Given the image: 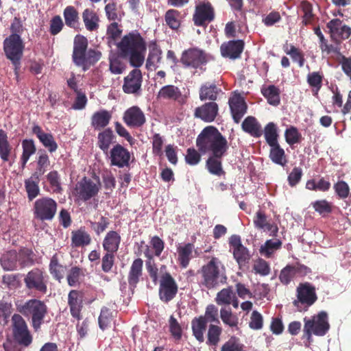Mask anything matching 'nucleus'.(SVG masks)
<instances>
[{"instance_id": "f257e3e1", "label": "nucleus", "mask_w": 351, "mask_h": 351, "mask_svg": "<svg viewBox=\"0 0 351 351\" xmlns=\"http://www.w3.org/2000/svg\"><path fill=\"white\" fill-rule=\"evenodd\" d=\"M326 27L329 30L330 38L335 43V45L328 44V41L322 33L319 27H316L314 28V33L319 39L320 49L323 53L326 52L328 55L330 53L340 54V39H348L351 35V28L346 25H342V21L339 19L330 20L326 24Z\"/></svg>"}, {"instance_id": "f03ea898", "label": "nucleus", "mask_w": 351, "mask_h": 351, "mask_svg": "<svg viewBox=\"0 0 351 351\" xmlns=\"http://www.w3.org/2000/svg\"><path fill=\"white\" fill-rule=\"evenodd\" d=\"M121 54L128 58L130 63L134 67H140L145 60L146 43L136 31L125 35L117 45Z\"/></svg>"}, {"instance_id": "7ed1b4c3", "label": "nucleus", "mask_w": 351, "mask_h": 351, "mask_svg": "<svg viewBox=\"0 0 351 351\" xmlns=\"http://www.w3.org/2000/svg\"><path fill=\"white\" fill-rule=\"evenodd\" d=\"M196 146L203 154H226L228 149L226 138L213 125L206 126L202 130L196 138Z\"/></svg>"}, {"instance_id": "20e7f679", "label": "nucleus", "mask_w": 351, "mask_h": 351, "mask_svg": "<svg viewBox=\"0 0 351 351\" xmlns=\"http://www.w3.org/2000/svg\"><path fill=\"white\" fill-rule=\"evenodd\" d=\"M88 39L82 35H77L73 40L72 60L74 64L81 67L84 71L88 70L90 66L97 62L101 53L94 49H88Z\"/></svg>"}, {"instance_id": "39448f33", "label": "nucleus", "mask_w": 351, "mask_h": 351, "mask_svg": "<svg viewBox=\"0 0 351 351\" xmlns=\"http://www.w3.org/2000/svg\"><path fill=\"white\" fill-rule=\"evenodd\" d=\"M225 271V267L221 260L217 257H212L197 271L200 287L212 289L220 284L226 283L227 277Z\"/></svg>"}, {"instance_id": "423d86ee", "label": "nucleus", "mask_w": 351, "mask_h": 351, "mask_svg": "<svg viewBox=\"0 0 351 351\" xmlns=\"http://www.w3.org/2000/svg\"><path fill=\"white\" fill-rule=\"evenodd\" d=\"M16 310L31 319L32 326L35 331L40 328L48 313L46 304L38 299H30L23 304H16Z\"/></svg>"}, {"instance_id": "0eeeda50", "label": "nucleus", "mask_w": 351, "mask_h": 351, "mask_svg": "<svg viewBox=\"0 0 351 351\" xmlns=\"http://www.w3.org/2000/svg\"><path fill=\"white\" fill-rule=\"evenodd\" d=\"M3 48L6 58L11 61L14 67V73L18 76L25 49L23 38L21 36L10 34L4 39Z\"/></svg>"}, {"instance_id": "6e6552de", "label": "nucleus", "mask_w": 351, "mask_h": 351, "mask_svg": "<svg viewBox=\"0 0 351 351\" xmlns=\"http://www.w3.org/2000/svg\"><path fill=\"white\" fill-rule=\"evenodd\" d=\"M304 322L303 337L306 338L308 342L312 339V335L324 336L330 328L328 315L325 311H321L311 318L304 317Z\"/></svg>"}, {"instance_id": "1a4fd4ad", "label": "nucleus", "mask_w": 351, "mask_h": 351, "mask_svg": "<svg viewBox=\"0 0 351 351\" xmlns=\"http://www.w3.org/2000/svg\"><path fill=\"white\" fill-rule=\"evenodd\" d=\"M212 59V56L198 47H190L182 51L180 62L185 68L206 71V65Z\"/></svg>"}, {"instance_id": "9d476101", "label": "nucleus", "mask_w": 351, "mask_h": 351, "mask_svg": "<svg viewBox=\"0 0 351 351\" xmlns=\"http://www.w3.org/2000/svg\"><path fill=\"white\" fill-rule=\"evenodd\" d=\"M11 322L14 341L21 347H29L33 342V335L25 319L20 314L14 313Z\"/></svg>"}, {"instance_id": "9b49d317", "label": "nucleus", "mask_w": 351, "mask_h": 351, "mask_svg": "<svg viewBox=\"0 0 351 351\" xmlns=\"http://www.w3.org/2000/svg\"><path fill=\"white\" fill-rule=\"evenodd\" d=\"M296 296L293 304L299 311H306L317 300L315 287L308 282L299 284Z\"/></svg>"}, {"instance_id": "f8f14e48", "label": "nucleus", "mask_w": 351, "mask_h": 351, "mask_svg": "<svg viewBox=\"0 0 351 351\" xmlns=\"http://www.w3.org/2000/svg\"><path fill=\"white\" fill-rule=\"evenodd\" d=\"M101 189V183L99 177L95 178V181L84 177L75 185L74 193L77 200L87 202L96 197Z\"/></svg>"}, {"instance_id": "ddd939ff", "label": "nucleus", "mask_w": 351, "mask_h": 351, "mask_svg": "<svg viewBox=\"0 0 351 351\" xmlns=\"http://www.w3.org/2000/svg\"><path fill=\"white\" fill-rule=\"evenodd\" d=\"M23 280L27 290L43 295L47 291L49 276L41 269L34 268L26 274Z\"/></svg>"}, {"instance_id": "4468645a", "label": "nucleus", "mask_w": 351, "mask_h": 351, "mask_svg": "<svg viewBox=\"0 0 351 351\" xmlns=\"http://www.w3.org/2000/svg\"><path fill=\"white\" fill-rule=\"evenodd\" d=\"M57 202L48 197H40L35 201L33 206L34 218L42 221H51L56 215Z\"/></svg>"}, {"instance_id": "2eb2a0df", "label": "nucleus", "mask_w": 351, "mask_h": 351, "mask_svg": "<svg viewBox=\"0 0 351 351\" xmlns=\"http://www.w3.org/2000/svg\"><path fill=\"white\" fill-rule=\"evenodd\" d=\"M230 251L232 252L233 258L239 268L247 266L252 258L249 250L242 244L241 237L232 235L229 239Z\"/></svg>"}, {"instance_id": "dca6fc26", "label": "nucleus", "mask_w": 351, "mask_h": 351, "mask_svg": "<svg viewBox=\"0 0 351 351\" xmlns=\"http://www.w3.org/2000/svg\"><path fill=\"white\" fill-rule=\"evenodd\" d=\"M142 83V72L138 67H136L124 77L122 90L126 94L139 96L141 94Z\"/></svg>"}, {"instance_id": "f3484780", "label": "nucleus", "mask_w": 351, "mask_h": 351, "mask_svg": "<svg viewBox=\"0 0 351 351\" xmlns=\"http://www.w3.org/2000/svg\"><path fill=\"white\" fill-rule=\"evenodd\" d=\"M214 18L215 10L210 2H201L196 5L193 16V20L196 26H204L213 21Z\"/></svg>"}, {"instance_id": "a211bd4d", "label": "nucleus", "mask_w": 351, "mask_h": 351, "mask_svg": "<svg viewBox=\"0 0 351 351\" xmlns=\"http://www.w3.org/2000/svg\"><path fill=\"white\" fill-rule=\"evenodd\" d=\"M178 292V285L169 273L163 274L160 279L159 297L164 302H169L174 298Z\"/></svg>"}, {"instance_id": "6ab92c4d", "label": "nucleus", "mask_w": 351, "mask_h": 351, "mask_svg": "<svg viewBox=\"0 0 351 351\" xmlns=\"http://www.w3.org/2000/svg\"><path fill=\"white\" fill-rule=\"evenodd\" d=\"M130 158V152L120 144L114 145L110 151V160L112 166L119 168L128 167Z\"/></svg>"}, {"instance_id": "aec40b11", "label": "nucleus", "mask_w": 351, "mask_h": 351, "mask_svg": "<svg viewBox=\"0 0 351 351\" xmlns=\"http://www.w3.org/2000/svg\"><path fill=\"white\" fill-rule=\"evenodd\" d=\"M228 104L234 121L239 123L247 112V106L244 98L239 93H234L229 98Z\"/></svg>"}, {"instance_id": "412c9836", "label": "nucleus", "mask_w": 351, "mask_h": 351, "mask_svg": "<svg viewBox=\"0 0 351 351\" xmlns=\"http://www.w3.org/2000/svg\"><path fill=\"white\" fill-rule=\"evenodd\" d=\"M219 114V106L216 102H206L194 110V117L206 123L215 121Z\"/></svg>"}, {"instance_id": "4be33fe9", "label": "nucleus", "mask_w": 351, "mask_h": 351, "mask_svg": "<svg viewBox=\"0 0 351 351\" xmlns=\"http://www.w3.org/2000/svg\"><path fill=\"white\" fill-rule=\"evenodd\" d=\"M123 119L128 126L134 128L142 127L146 122L144 112L139 107L136 106L126 110Z\"/></svg>"}, {"instance_id": "5701e85b", "label": "nucleus", "mask_w": 351, "mask_h": 351, "mask_svg": "<svg viewBox=\"0 0 351 351\" xmlns=\"http://www.w3.org/2000/svg\"><path fill=\"white\" fill-rule=\"evenodd\" d=\"M32 133L36 136L43 147L50 153L55 152L57 150L58 145L52 134L45 132L38 125H34L32 127Z\"/></svg>"}, {"instance_id": "b1692460", "label": "nucleus", "mask_w": 351, "mask_h": 351, "mask_svg": "<svg viewBox=\"0 0 351 351\" xmlns=\"http://www.w3.org/2000/svg\"><path fill=\"white\" fill-rule=\"evenodd\" d=\"M222 93L221 88L215 83L207 82L201 85L199 90V98L202 101L208 100L215 102L219 95Z\"/></svg>"}, {"instance_id": "393cba45", "label": "nucleus", "mask_w": 351, "mask_h": 351, "mask_svg": "<svg viewBox=\"0 0 351 351\" xmlns=\"http://www.w3.org/2000/svg\"><path fill=\"white\" fill-rule=\"evenodd\" d=\"M244 42L242 40H230L221 46V55L231 59L240 57L244 49Z\"/></svg>"}, {"instance_id": "a878e982", "label": "nucleus", "mask_w": 351, "mask_h": 351, "mask_svg": "<svg viewBox=\"0 0 351 351\" xmlns=\"http://www.w3.org/2000/svg\"><path fill=\"white\" fill-rule=\"evenodd\" d=\"M143 261L137 258L133 261L128 275V282L130 288H136L143 276Z\"/></svg>"}, {"instance_id": "bb28decb", "label": "nucleus", "mask_w": 351, "mask_h": 351, "mask_svg": "<svg viewBox=\"0 0 351 351\" xmlns=\"http://www.w3.org/2000/svg\"><path fill=\"white\" fill-rule=\"evenodd\" d=\"M121 241L120 234L114 230L108 232L102 242V247L105 252L116 254L119 250Z\"/></svg>"}, {"instance_id": "cd10ccee", "label": "nucleus", "mask_w": 351, "mask_h": 351, "mask_svg": "<svg viewBox=\"0 0 351 351\" xmlns=\"http://www.w3.org/2000/svg\"><path fill=\"white\" fill-rule=\"evenodd\" d=\"M68 304L71 315L80 319L82 308V297L80 292L77 290H71L68 295Z\"/></svg>"}, {"instance_id": "c85d7f7f", "label": "nucleus", "mask_w": 351, "mask_h": 351, "mask_svg": "<svg viewBox=\"0 0 351 351\" xmlns=\"http://www.w3.org/2000/svg\"><path fill=\"white\" fill-rule=\"evenodd\" d=\"M38 154L36 168L32 175V178L40 180V177L47 172L50 165V160L48 154L45 150H39Z\"/></svg>"}, {"instance_id": "c756f323", "label": "nucleus", "mask_w": 351, "mask_h": 351, "mask_svg": "<svg viewBox=\"0 0 351 351\" xmlns=\"http://www.w3.org/2000/svg\"><path fill=\"white\" fill-rule=\"evenodd\" d=\"M195 246L193 243H185L177 247L178 261L182 268H186L193 258Z\"/></svg>"}, {"instance_id": "7c9ffc66", "label": "nucleus", "mask_w": 351, "mask_h": 351, "mask_svg": "<svg viewBox=\"0 0 351 351\" xmlns=\"http://www.w3.org/2000/svg\"><path fill=\"white\" fill-rule=\"evenodd\" d=\"M254 224L257 229H264L269 231L270 235L273 237L276 236L278 232V226L275 224L269 223L267 220L265 214L261 210L256 212L254 218Z\"/></svg>"}, {"instance_id": "2f4dec72", "label": "nucleus", "mask_w": 351, "mask_h": 351, "mask_svg": "<svg viewBox=\"0 0 351 351\" xmlns=\"http://www.w3.org/2000/svg\"><path fill=\"white\" fill-rule=\"evenodd\" d=\"M242 130L252 136L258 138L262 136L263 130L257 119L252 116L247 117L241 124Z\"/></svg>"}, {"instance_id": "473e14b6", "label": "nucleus", "mask_w": 351, "mask_h": 351, "mask_svg": "<svg viewBox=\"0 0 351 351\" xmlns=\"http://www.w3.org/2000/svg\"><path fill=\"white\" fill-rule=\"evenodd\" d=\"M112 118L111 113L106 110L95 112L91 117V125L96 130L105 128Z\"/></svg>"}, {"instance_id": "72a5a7b5", "label": "nucleus", "mask_w": 351, "mask_h": 351, "mask_svg": "<svg viewBox=\"0 0 351 351\" xmlns=\"http://www.w3.org/2000/svg\"><path fill=\"white\" fill-rule=\"evenodd\" d=\"M158 98L177 101L180 103L183 100L180 88L174 85H166L162 87L158 93Z\"/></svg>"}, {"instance_id": "f704fd0d", "label": "nucleus", "mask_w": 351, "mask_h": 351, "mask_svg": "<svg viewBox=\"0 0 351 351\" xmlns=\"http://www.w3.org/2000/svg\"><path fill=\"white\" fill-rule=\"evenodd\" d=\"M82 17L86 29L89 32H96L99 27V18L96 12L92 9H85Z\"/></svg>"}, {"instance_id": "c9c22d12", "label": "nucleus", "mask_w": 351, "mask_h": 351, "mask_svg": "<svg viewBox=\"0 0 351 351\" xmlns=\"http://www.w3.org/2000/svg\"><path fill=\"white\" fill-rule=\"evenodd\" d=\"M115 136L111 128H106L99 132L97 135V145L104 154L108 153L110 145L113 143Z\"/></svg>"}, {"instance_id": "e433bc0d", "label": "nucleus", "mask_w": 351, "mask_h": 351, "mask_svg": "<svg viewBox=\"0 0 351 351\" xmlns=\"http://www.w3.org/2000/svg\"><path fill=\"white\" fill-rule=\"evenodd\" d=\"M91 243V237L84 227H81L71 232V245L73 247H79L88 245Z\"/></svg>"}, {"instance_id": "4c0bfd02", "label": "nucleus", "mask_w": 351, "mask_h": 351, "mask_svg": "<svg viewBox=\"0 0 351 351\" xmlns=\"http://www.w3.org/2000/svg\"><path fill=\"white\" fill-rule=\"evenodd\" d=\"M270 147L269 158L275 164L282 167L286 166L288 162L287 156L279 143L269 145Z\"/></svg>"}, {"instance_id": "58836bf2", "label": "nucleus", "mask_w": 351, "mask_h": 351, "mask_svg": "<svg viewBox=\"0 0 351 351\" xmlns=\"http://www.w3.org/2000/svg\"><path fill=\"white\" fill-rule=\"evenodd\" d=\"M226 154L210 155L206 162V167L208 171L213 175L220 176L225 174L222 168L221 158Z\"/></svg>"}, {"instance_id": "ea45409f", "label": "nucleus", "mask_w": 351, "mask_h": 351, "mask_svg": "<svg viewBox=\"0 0 351 351\" xmlns=\"http://www.w3.org/2000/svg\"><path fill=\"white\" fill-rule=\"evenodd\" d=\"M207 322L203 315L195 317L191 322V328L193 336L199 342L204 341V334L206 330Z\"/></svg>"}, {"instance_id": "a19ab883", "label": "nucleus", "mask_w": 351, "mask_h": 351, "mask_svg": "<svg viewBox=\"0 0 351 351\" xmlns=\"http://www.w3.org/2000/svg\"><path fill=\"white\" fill-rule=\"evenodd\" d=\"M63 16L66 26L73 29L79 27V13L75 7L66 6L63 11Z\"/></svg>"}, {"instance_id": "79ce46f5", "label": "nucleus", "mask_w": 351, "mask_h": 351, "mask_svg": "<svg viewBox=\"0 0 351 351\" xmlns=\"http://www.w3.org/2000/svg\"><path fill=\"white\" fill-rule=\"evenodd\" d=\"M12 151V146L8 141L7 132L0 129V158L3 162H8Z\"/></svg>"}, {"instance_id": "37998d69", "label": "nucleus", "mask_w": 351, "mask_h": 351, "mask_svg": "<svg viewBox=\"0 0 351 351\" xmlns=\"http://www.w3.org/2000/svg\"><path fill=\"white\" fill-rule=\"evenodd\" d=\"M18 254L16 250H10L3 254L0 259L4 270L13 271L17 267Z\"/></svg>"}, {"instance_id": "c03bdc74", "label": "nucleus", "mask_w": 351, "mask_h": 351, "mask_svg": "<svg viewBox=\"0 0 351 351\" xmlns=\"http://www.w3.org/2000/svg\"><path fill=\"white\" fill-rule=\"evenodd\" d=\"M261 93L267 99V102L272 106H276L280 104V89L274 85H269L261 88Z\"/></svg>"}, {"instance_id": "a18cd8bd", "label": "nucleus", "mask_w": 351, "mask_h": 351, "mask_svg": "<svg viewBox=\"0 0 351 351\" xmlns=\"http://www.w3.org/2000/svg\"><path fill=\"white\" fill-rule=\"evenodd\" d=\"M149 54L147 59L146 66H155L160 63L162 60V50L156 41L149 43Z\"/></svg>"}, {"instance_id": "49530a36", "label": "nucleus", "mask_w": 351, "mask_h": 351, "mask_svg": "<svg viewBox=\"0 0 351 351\" xmlns=\"http://www.w3.org/2000/svg\"><path fill=\"white\" fill-rule=\"evenodd\" d=\"M23 152L20 158L21 167L24 169L31 156L36 151V145L32 139H25L22 141Z\"/></svg>"}, {"instance_id": "de8ad7c7", "label": "nucleus", "mask_w": 351, "mask_h": 351, "mask_svg": "<svg viewBox=\"0 0 351 351\" xmlns=\"http://www.w3.org/2000/svg\"><path fill=\"white\" fill-rule=\"evenodd\" d=\"M299 8L302 12V23L304 26L313 24L315 19V14L313 12V5L306 0L301 1Z\"/></svg>"}, {"instance_id": "09e8293b", "label": "nucleus", "mask_w": 351, "mask_h": 351, "mask_svg": "<svg viewBox=\"0 0 351 351\" xmlns=\"http://www.w3.org/2000/svg\"><path fill=\"white\" fill-rule=\"evenodd\" d=\"M282 244V241L279 239L267 240L265 243L261 246L259 252L265 257L270 258L276 250L280 249Z\"/></svg>"}, {"instance_id": "8fccbe9b", "label": "nucleus", "mask_w": 351, "mask_h": 351, "mask_svg": "<svg viewBox=\"0 0 351 351\" xmlns=\"http://www.w3.org/2000/svg\"><path fill=\"white\" fill-rule=\"evenodd\" d=\"M49 271L54 279L60 282L65 272V267L59 263L58 255L54 254L49 263Z\"/></svg>"}, {"instance_id": "3c124183", "label": "nucleus", "mask_w": 351, "mask_h": 351, "mask_svg": "<svg viewBox=\"0 0 351 351\" xmlns=\"http://www.w3.org/2000/svg\"><path fill=\"white\" fill-rule=\"evenodd\" d=\"M284 51L291 56L293 62H297L300 67L304 65L305 58L304 53L294 45L290 46L286 43L282 47Z\"/></svg>"}, {"instance_id": "603ef678", "label": "nucleus", "mask_w": 351, "mask_h": 351, "mask_svg": "<svg viewBox=\"0 0 351 351\" xmlns=\"http://www.w3.org/2000/svg\"><path fill=\"white\" fill-rule=\"evenodd\" d=\"M46 178L53 193L56 194L62 193L63 189L61 184L60 175L56 170L49 171L46 176Z\"/></svg>"}, {"instance_id": "864d4df0", "label": "nucleus", "mask_w": 351, "mask_h": 351, "mask_svg": "<svg viewBox=\"0 0 351 351\" xmlns=\"http://www.w3.org/2000/svg\"><path fill=\"white\" fill-rule=\"evenodd\" d=\"M264 136L268 145L278 143V128L274 122H269L265 126Z\"/></svg>"}, {"instance_id": "5fc2aeb1", "label": "nucleus", "mask_w": 351, "mask_h": 351, "mask_svg": "<svg viewBox=\"0 0 351 351\" xmlns=\"http://www.w3.org/2000/svg\"><path fill=\"white\" fill-rule=\"evenodd\" d=\"M84 276V269L80 267H72L68 271L66 280L68 285L75 287L80 284V279Z\"/></svg>"}, {"instance_id": "6e6d98bb", "label": "nucleus", "mask_w": 351, "mask_h": 351, "mask_svg": "<svg viewBox=\"0 0 351 351\" xmlns=\"http://www.w3.org/2000/svg\"><path fill=\"white\" fill-rule=\"evenodd\" d=\"M220 317L224 324L230 328L239 330V318L236 315H234L230 310H227L222 308L220 310Z\"/></svg>"}, {"instance_id": "4d7b16f0", "label": "nucleus", "mask_w": 351, "mask_h": 351, "mask_svg": "<svg viewBox=\"0 0 351 351\" xmlns=\"http://www.w3.org/2000/svg\"><path fill=\"white\" fill-rule=\"evenodd\" d=\"M235 298V293L232 288L229 287L221 289L217 294L216 302L219 305H229L232 302V299Z\"/></svg>"}, {"instance_id": "13d9d810", "label": "nucleus", "mask_w": 351, "mask_h": 351, "mask_svg": "<svg viewBox=\"0 0 351 351\" xmlns=\"http://www.w3.org/2000/svg\"><path fill=\"white\" fill-rule=\"evenodd\" d=\"M222 328L217 325L210 324L207 333L206 344L216 346L220 341Z\"/></svg>"}, {"instance_id": "bf43d9fd", "label": "nucleus", "mask_w": 351, "mask_h": 351, "mask_svg": "<svg viewBox=\"0 0 351 351\" xmlns=\"http://www.w3.org/2000/svg\"><path fill=\"white\" fill-rule=\"evenodd\" d=\"M285 138L287 143L290 146L300 143L302 139V134L295 126H290L285 130Z\"/></svg>"}, {"instance_id": "052dcab7", "label": "nucleus", "mask_w": 351, "mask_h": 351, "mask_svg": "<svg viewBox=\"0 0 351 351\" xmlns=\"http://www.w3.org/2000/svg\"><path fill=\"white\" fill-rule=\"evenodd\" d=\"M34 178L32 177L25 181V188L27 194V198L29 201H32L36 198L40 193V188L38 182L40 180H33Z\"/></svg>"}, {"instance_id": "680f3d73", "label": "nucleus", "mask_w": 351, "mask_h": 351, "mask_svg": "<svg viewBox=\"0 0 351 351\" xmlns=\"http://www.w3.org/2000/svg\"><path fill=\"white\" fill-rule=\"evenodd\" d=\"M180 12L171 9L166 12L165 19L167 25L172 29H178L180 25Z\"/></svg>"}, {"instance_id": "e2e57ef3", "label": "nucleus", "mask_w": 351, "mask_h": 351, "mask_svg": "<svg viewBox=\"0 0 351 351\" xmlns=\"http://www.w3.org/2000/svg\"><path fill=\"white\" fill-rule=\"evenodd\" d=\"M244 345L239 338L232 336L221 348V351H243Z\"/></svg>"}, {"instance_id": "0e129e2a", "label": "nucleus", "mask_w": 351, "mask_h": 351, "mask_svg": "<svg viewBox=\"0 0 351 351\" xmlns=\"http://www.w3.org/2000/svg\"><path fill=\"white\" fill-rule=\"evenodd\" d=\"M90 228L95 232L97 235H100L104 232L110 225V220L108 217L101 216L99 221H89Z\"/></svg>"}, {"instance_id": "69168bd1", "label": "nucleus", "mask_w": 351, "mask_h": 351, "mask_svg": "<svg viewBox=\"0 0 351 351\" xmlns=\"http://www.w3.org/2000/svg\"><path fill=\"white\" fill-rule=\"evenodd\" d=\"M253 269L256 274H258L262 276H268L271 271L269 263L261 258H258L254 262Z\"/></svg>"}, {"instance_id": "338daca9", "label": "nucleus", "mask_w": 351, "mask_h": 351, "mask_svg": "<svg viewBox=\"0 0 351 351\" xmlns=\"http://www.w3.org/2000/svg\"><path fill=\"white\" fill-rule=\"evenodd\" d=\"M293 265H287L285 267H284L280 273L279 280L280 281L285 285H289L291 281L295 278V274L294 271Z\"/></svg>"}, {"instance_id": "774afa93", "label": "nucleus", "mask_w": 351, "mask_h": 351, "mask_svg": "<svg viewBox=\"0 0 351 351\" xmlns=\"http://www.w3.org/2000/svg\"><path fill=\"white\" fill-rule=\"evenodd\" d=\"M64 23L59 15H56L51 18L49 21V32L51 36H56L58 34L64 27Z\"/></svg>"}]
</instances>
